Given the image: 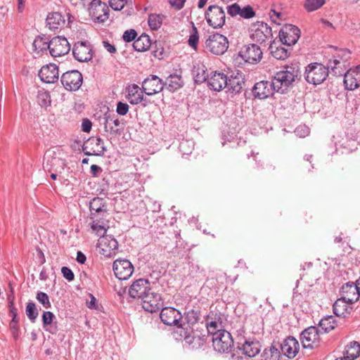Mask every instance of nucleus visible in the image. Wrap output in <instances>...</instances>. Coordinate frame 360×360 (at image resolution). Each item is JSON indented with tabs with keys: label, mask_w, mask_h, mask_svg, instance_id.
Segmentation results:
<instances>
[{
	"label": "nucleus",
	"mask_w": 360,
	"mask_h": 360,
	"mask_svg": "<svg viewBox=\"0 0 360 360\" xmlns=\"http://www.w3.org/2000/svg\"><path fill=\"white\" fill-rule=\"evenodd\" d=\"M175 333L179 335L184 341V346L188 349L195 350L204 346L207 342L208 335L203 329L196 327L195 329L187 328H177Z\"/></svg>",
	"instance_id": "nucleus-1"
},
{
	"label": "nucleus",
	"mask_w": 360,
	"mask_h": 360,
	"mask_svg": "<svg viewBox=\"0 0 360 360\" xmlns=\"http://www.w3.org/2000/svg\"><path fill=\"white\" fill-rule=\"evenodd\" d=\"M329 74L328 66L322 63H311L305 68L304 77L306 81L314 85L322 84Z\"/></svg>",
	"instance_id": "nucleus-2"
},
{
	"label": "nucleus",
	"mask_w": 360,
	"mask_h": 360,
	"mask_svg": "<svg viewBox=\"0 0 360 360\" xmlns=\"http://www.w3.org/2000/svg\"><path fill=\"white\" fill-rule=\"evenodd\" d=\"M350 51L347 49L340 51L338 56H334L333 59L328 60L327 66L330 73L336 77L345 76L347 72H349L346 65L347 59L349 58Z\"/></svg>",
	"instance_id": "nucleus-3"
},
{
	"label": "nucleus",
	"mask_w": 360,
	"mask_h": 360,
	"mask_svg": "<svg viewBox=\"0 0 360 360\" xmlns=\"http://www.w3.org/2000/svg\"><path fill=\"white\" fill-rule=\"evenodd\" d=\"M212 346L219 353H226L232 348L233 340L229 332L225 330H218L212 335Z\"/></svg>",
	"instance_id": "nucleus-4"
},
{
	"label": "nucleus",
	"mask_w": 360,
	"mask_h": 360,
	"mask_svg": "<svg viewBox=\"0 0 360 360\" xmlns=\"http://www.w3.org/2000/svg\"><path fill=\"white\" fill-rule=\"evenodd\" d=\"M237 344L238 347L241 345L243 354L248 357H253L258 354L261 349V345L255 338L247 339L244 335L243 329L237 331Z\"/></svg>",
	"instance_id": "nucleus-5"
},
{
	"label": "nucleus",
	"mask_w": 360,
	"mask_h": 360,
	"mask_svg": "<svg viewBox=\"0 0 360 360\" xmlns=\"http://www.w3.org/2000/svg\"><path fill=\"white\" fill-rule=\"evenodd\" d=\"M205 18L209 26L214 29L221 28L226 21V14L224 9L217 6H210L205 11Z\"/></svg>",
	"instance_id": "nucleus-6"
},
{
	"label": "nucleus",
	"mask_w": 360,
	"mask_h": 360,
	"mask_svg": "<svg viewBox=\"0 0 360 360\" xmlns=\"http://www.w3.org/2000/svg\"><path fill=\"white\" fill-rule=\"evenodd\" d=\"M205 46L213 54L222 55L229 48V41L225 36L216 32L208 37Z\"/></svg>",
	"instance_id": "nucleus-7"
},
{
	"label": "nucleus",
	"mask_w": 360,
	"mask_h": 360,
	"mask_svg": "<svg viewBox=\"0 0 360 360\" xmlns=\"http://www.w3.org/2000/svg\"><path fill=\"white\" fill-rule=\"evenodd\" d=\"M250 32L251 39L259 44H263L272 38L271 28L263 22L257 21L252 24Z\"/></svg>",
	"instance_id": "nucleus-8"
},
{
	"label": "nucleus",
	"mask_w": 360,
	"mask_h": 360,
	"mask_svg": "<svg viewBox=\"0 0 360 360\" xmlns=\"http://www.w3.org/2000/svg\"><path fill=\"white\" fill-rule=\"evenodd\" d=\"M60 82L68 91H77L82 86L83 77L78 70H71L63 73Z\"/></svg>",
	"instance_id": "nucleus-9"
},
{
	"label": "nucleus",
	"mask_w": 360,
	"mask_h": 360,
	"mask_svg": "<svg viewBox=\"0 0 360 360\" xmlns=\"http://www.w3.org/2000/svg\"><path fill=\"white\" fill-rule=\"evenodd\" d=\"M320 330L316 326H310L301 333V341L304 348L314 349L319 346Z\"/></svg>",
	"instance_id": "nucleus-10"
},
{
	"label": "nucleus",
	"mask_w": 360,
	"mask_h": 360,
	"mask_svg": "<svg viewBox=\"0 0 360 360\" xmlns=\"http://www.w3.org/2000/svg\"><path fill=\"white\" fill-rule=\"evenodd\" d=\"M112 269L119 280L125 281L131 277L134 272V266L128 259H116L113 262Z\"/></svg>",
	"instance_id": "nucleus-11"
},
{
	"label": "nucleus",
	"mask_w": 360,
	"mask_h": 360,
	"mask_svg": "<svg viewBox=\"0 0 360 360\" xmlns=\"http://www.w3.org/2000/svg\"><path fill=\"white\" fill-rule=\"evenodd\" d=\"M89 13L98 22H105L109 17L108 5L101 0H93L89 4Z\"/></svg>",
	"instance_id": "nucleus-12"
},
{
	"label": "nucleus",
	"mask_w": 360,
	"mask_h": 360,
	"mask_svg": "<svg viewBox=\"0 0 360 360\" xmlns=\"http://www.w3.org/2000/svg\"><path fill=\"white\" fill-rule=\"evenodd\" d=\"M49 52L53 57L64 56L69 53L70 45L65 37L57 36L50 40Z\"/></svg>",
	"instance_id": "nucleus-13"
},
{
	"label": "nucleus",
	"mask_w": 360,
	"mask_h": 360,
	"mask_svg": "<svg viewBox=\"0 0 360 360\" xmlns=\"http://www.w3.org/2000/svg\"><path fill=\"white\" fill-rule=\"evenodd\" d=\"M141 300L144 310L150 313L158 311L163 304L161 295L152 289L147 295H145Z\"/></svg>",
	"instance_id": "nucleus-14"
},
{
	"label": "nucleus",
	"mask_w": 360,
	"mask_h": 360,
	"mask_svg": "<svg viewBox=\"0 0 360 360\" xmlns=\"http://www.w3.org/2000/svg\"><path fill=\"white\" fill-rule=\"evenodd\" d=\"M160 317L161 321L166 325L175 326L176 329L182 321L183 316L181 313L174 307H164L162 309Z\"/></svg>",
	"instance_id": "nucleus-15"
},
{
	"label": "nucleus",
	"mask_w": 360,
	"mask_h": 360,
	"mask_svg": "<svg viewBox=\"0 0 360 360\" xmlns=\"http://www.w3.org/2000/svg\"><path fill=\"white\" fill-rule=\"evenodd\" d=\"M240 56L245 62L256 64L262 58V51L260 47L255 44H248L239 53Z\"/></svg>",
	"instance_id": "nucleus-16"
},
{
	"label": "nucleus",
	"mask_w": 360,
	"mask_h": 360,
	"mask_svg": "<svg viewBox=\"0 0 360 360\" xmlns=\"http://www.w3.org/2000/svg\"><path fill=\"white\" fill-rule=\"evenodd\" d=\"M98 248L101 250V254L104 257H110L115 254L118 248V242L111 235L103 236L99 239Z\"/></svg>",
	"instance_id": "nucleus-17"
},
{
	"label": "nucleus",
	"mask_w": 360,
	"mask_h": 360,
	"mask_svg": "<svg viewBox=\"0 0 360 360\" xmlns=\"http://www.w3.org/2000/svg\"><path fill=\"white\" fill-rule=\"evenodd\" d=\"M151 290L150 282L144 278L135 281L129 288V295L134 299L142 300Z\"/></svg>",
	"instance_id": "nucleus-18"
},
{
	"label": "nucleus",
	"mask_w": 360,
	"mask_h": 360,
	"mask_svg": "<svg viewBox=\"0 0 360 360\" xmlns=\"http://www.w3.org/2000/svg\"><path fill=\"white\" fill-rule=\"evenodd\" d=\"M277 347H278L281 353L289 359L295 356L299 349V342L293 337L289 336L284 339L282 342H276Z\"/></svg>",
	"instance_id": "nucleus-19"
},
{
	"label": "nucleus",
	"mask_w": 360,
	"mask_h": 360,
	"mask_svg": "<svg viewBox=\"0 0 360 360\" xmlns=\"http://www.w3.org/2000/svg\"><path fill=\"white\" fill-rule=\"evenodd\" d=\"M300 37V29L292 25H288L279 32V37L283 44L291 46L295 44Z\"/></svg>",
	"instance_id": "nucleus-20"
},
{
	"label": "nucleus",
	"mask_w": 360,
	"mask_h": 360,
	"mask_svg": "<svg viewBox=\"0 0 360 360\" xmlns=\"http://www.w3.org/2000/svg\"><path fill=\"white\" fill-rule=\"evenodd\" d=\"M164 88L162 80L158 76L150 75L142 82V89L148 96L160 92Z\"/></svg>",
	"instance_id": "nucleus-21"
},
{
	"label": "nucleus",
	"mask_w": 360,
	"mask_h": 360,
	"mask_svg": "<svg viewBox=\"0 0 360 360\" xmlns=\"http://www.w3.org/2000/svg\"><path fill=\"white\" fill-rule=\"evenodd\" d=\"M38 75L41 82L46 84H53L58 80V68L53 63L44 65L40 69Z\"/></svg>",
	"instance_id": "nucleus-22"
},
{
	"label": "nucleus",
	"mask_w": 360,
	"mask_h": 360,
	"mask_svg": "<svg viewBox=\"0 0 360 360\" xmlns=\"http://www.w3.org/2000/svg\"><path fill=\"white\" fill-rule=\"evenodd\" d=\"M228 76L221 72L212 71L207 78L208 86L214 91H219L227 86Z\"/></svg>",
	"instance_id": "nucleus-23"
},
{
	"label": "nucleus",
	"mask_w": 360,
	"mask_h": 360,
	"mask_svg": "<svg viewBox=\"0 0 360 360\" xmlns=\"http://www.w3.org/2000/svg\"><path fill=\"white\" fill-rule=\"evenodd\" d=\"M72 53L75 58L79 62H87L92 58V49L84 41L75 44Z\"/></svg>",
	"instance_id": "nucleus-24"
},
{
	"label": "nucleus",
	"mask_w": 360,
	"mask_h": 360,
	"mask_svg": "<svg viewBox=\"0 0 360 360\" xmlns=\"http://www.w3.org/2000/svg\"><path fill=\"white\" fill-rule=\"evenodd\" d=\"M90 219H94L98 217H103L104 214L107 213V204L105 200L99 197L94 198L89 205Z\"/></svg>",
	"instance_id": "nucleus-25"
},
{
	"label": "nucleus",
	"mask_w": 360,
	"mask_h": 360,
	"mask_svg": "<svg viewBox=\"0 0 360 360\" xmlns=\"http://www.w3.org/2000/svg\"><path fill=\"white\" fill-rule=\"evenodd\" d=\"M252 92L255 98L262 100L272 96L275 91L271 82L261 81L254 85Z\"/></svg>",
	"instance_id": "nucleus-26"
},
{
	"label": "nucleus",
	"mask_w": 360,
	"mask_h": 360,
	"mask_svg": "<svg viewBox=\"0 0 360 360\" xmlns=\"http://www.w3.org/2000/svg\"><path fill=\"white\" fill-rule=\"evenodd\" d=\"M104 122L103 127L104 131L111 135L120 134L123 129H119L120 125H123V123L116 117L115 114L105 113L104 115Z\"/></svg>",
	"instance_id": "nucleus-27"
},
{
	"label": "nucleus",
	"mask_w": 360,
	"mask_h": 360,
	"mask_svg": "<svg viewBox=\"0 0 360 360\" xmlns=\"http://www.w3.org/2000/svg\"><path fill=\"white\" fill-rule=\"evenodd\" d=\"M200 311L198 309H190L184 313L182 321L177 328L195 329L196 324L200 320Z\"/></svg>",
	"instance_id": "nucleus-28"
},
{
	"label": "nucleus",
	"mask_w": 360,
	"mask_h": 360,
	"mask_svg": "<svg viewBox=\"0 0 360 360\" xmlns=\"http://www.w3.org/2000/svg\"><path fill=\"white\" fill-rule=\"evenodd\" d=\"M205 326L207 328L206 334L213 335L218 330H222L223 321L221 314L210 312L207 316Z\"/></svg>",
	"instance_id": "nucleus-29"
},
{
	"label": "nucleus",
	"mask_w": 360,
	"mask_h": 360,
	"mask_svg": "<svg viewBox=\"0 0 360 360\" xmlns=\"http://www.w3.org/2000/svg\"><path fill=\"white\" fill-rule=\"evenodd\" d=\"M342 297L350 303H354L359 300L360 292L358 291L355 283L348 282L341 288Z\"/></svg>",
	"instance_id": "nucleus-30"
},
{
	"label": "nucleus",
	"mask_w": 360,
	"mask_h": 360,
	"mask_svg": "<svg viewBox=\"0 0 360 360\" xmlns=\"http://www.w3.org/2000/svg\"><path fill=\"white\" fill-rule=\"evenodd\" d=\"M46 27L50 30H58L62 29L65 24V20L59 12H52L47 15L46 18Z\"/></svg>",
	"instance_id": "nucleus-31"
},
{
	"label": "nucleus",
	"mask_w": 360,
	"mask_h": 360,
	"mask_svg": "<svg viewBox=\"0 0 360 360\" xmlns=\"http://www.w3.org/2000/svg\"><path fill=\"white\" fill-rule=\"evenodd\" d=\"M245 84L244 75L242 72H237L228 77V82L226 88L231 93H239Z\"/></svg>",
	"instance_id": "nucleus-32"
},
{
	"label": "nucleus",
	"mask_w": 360,
	"mask_h": 360,
	"mask_svg": "<svg viewBox=\"0 0 360 360\" xmlns=\"http://www.w3.org/2000/svg\"><path fill=\"white\" fill-rule=\"evenodd\" d=\"M352 304L353 303L347 302V300L341 297L333 304V312L338 316L346 317L347 315L350 314L353 310L352 307Z\"/></svg>",
	"instance_id": "nucleus-33"
},
{
	"label": "nucleus",
	"mask_w": 360,
	"mask_h": 360,
	"mask_svg": "<svg viewBox=\"0 0 360 360\" xmlns=\"http://www.w3.org/2000/svg\"><path fill=\"white\" fill-rule=\"evenodd\" d=\"M143 89L136 84H131L128 87L127 98L132 105H137L144 100Z\"/></svg>",
	"instance_id": "nucleus-34"
},
{
	"label": "nucleus",
	"mask_w": 360,
	"mask_h": 360,
	"mask_svg": "<svg viewBox=\"0 0 360 360\" xmlns=\"http://www.w3.org/2000/svg\"><path fill=\"white\" fill-rule=\"evenodd\" d=\"M55 315L49 311L43 312L42 323L43 328L51 334H56L58 332V326L56 323H53Z\"/></svg>",
	"instance_id": "nucleus-35"
},
{
	"label": "nucleus",
	"mask_w": 360,
	"mask_h": 360,
	"mask_svg": "<svg viewBox=\"0 0 360 360\" xmlns=\"http://www.w3.org/2000/svg\"><path fill=\"white\" fill-rule=\"evenodd\" d=\"M88 144H91V146H95L96 148H92V152H85V155H102L106 150V148L104 146L103 140L98 136H93L89 139Z\"/></svg>",
	"instance_id": "nucleus-36"
},
{
	"label": "nucleus",
	"mask_w": 360,
	"mask_h": 360,
	"mask_svg": "<svg viewBox=\"0 0 360 360\" xmlns=\"http://www.w3.org/2000/svg\"><path fill=\"white\" fill-rule=\"evenodd\" d=\"M282 79L290 86L299 75V70L292 66H286L278 71Z\"/></svg>",
	"instance_id": "nucleus-37"
},
{
	"label": "nucleus",
	"mask_w": 360,
	"mask_h": 360,
	"mask_svg": "<svg viewBox=\"0 0 360 360\" xmlns=\"http://www.w3.org/2000/svg\"><path fill=\"white\" fill-rule=\"evenodd\" d=\"M152 45L148 35L142 34L139 37L134 40L133 47L138 52L147 51Z\"/></svg>",
	"instance_id": "nucleus-38"
},
{
	"label": "nucleus",
	"mask_w": 360,
	"mask_h": 360,
	"mask_svg": "<svg viewBox=\"0 0 360 360\" xmlns=\"http://www.w3.org/2000/svg\"><path fill=\"white\" fill-rule=\"evenodd\" d=\"M165 85L167 90L174 92L183 86L184 82L180 75H171L167 78Z\"/></svg>",
	"instance_id": "nucleus-39"
},
{
	"label": "nucleus",
	"mask_w": 360,
	"mask_h": 360,
	"mask_svg": "<svg viewBox=\"0 0 360 360\" xmlns=\"http://www.w3.org/2000/svg\"><path fill=\"white\" fill-rule=\"evenodd\" d=\"M281 351L274 342L269 349H265L261 355V360H280Z\"/></svg>",
	"instance_id": "nucleus-40"
},
{
	"label": "nucleus",
	"mask_w": 360,
	"mask_h": 360,
	"mask_svg": "<svg viewBox=\"0 0 360 360\" xmlns=\"http://www.w3.org/2000/svg\"><path fill=\"white\" fill-rule=\"evenodd\" d=\"M192 75L195 82L197 84L207 82V78L210 76V75L207 73V70L204 65L194 66L192 70Z\"/></svg>",
	"instance_id": "nucleus-41"
},
{
	"label": "nucleus",
	"mask_w": 360,
	"mask_h": 360,
	"mask_svg": "<svg viewBox=\"0 0 360 360\" xmlns=\"http://www.w3.org/2000/svg\"><path fill=\"white\" fill-rule=\"evenodd\" d=\"M360 355V344L356 341L350 342L344 355L345 360H354Z\"/></svg>",
	"instance_id": "nucleus-42"
},
{
	"label": "nucleus",
	"mask_w": 360,
	"mask_h": 360,
	"mask_svg": "<svg viewBox=\"0 0 360 360\" xmlns=\"http://www.w3.org/2000/svg\"><path fill=\"white\" fill-rule=\"evenodd\" d=\"M271 83L274 91L281 94L285 93L289 87L288 85L284 82V80L282 79L281 76L278 72H277L273 77Z\"/></svg>",
	"instance_id": "nucleus-43"
},
{
	"label": "nucleus",
	"mask_w": 360,
	"mask_h": 360,
	"mask_svg": "<svg viewBox=\"0 0 360 360\" xmlns=\"http://www.w3.org/2000/svg\"><path fill=\"white\" fill-rule=\"evenodd\" d=\"M50 40L45 35L38 36L33 41L34 50L37 52H43L47 49L50 50Z\"/></svg>",
	"instance_id": "nucleus-44"
},
{
	"label": "nucleus",
	"mask_w": 360,
	"mask_h": 360,
	"mask_svg": "<svg viewBox=\"0 0 360 360\" xmlns=\"http://www.w3.org/2000/svg\"><path fill=\"white\" fill-rule=\"evenodd\" d=\"M166 16L162 14L151 13L148 15V23L152 30H158L163 23Z\"/></svg>",
	"instance_id": "nucleus-45"
},
{
	"label": "nucleus",
	"mask_w": 360,
	"mask_h": 360,
	"mask_svg": "<svg viewBox=\"0 0 360 360\" xmlns=\"http://www.w3.org/2000/svg\"><path fill=\"white\" fill-rule=\"evenodd\" d=\"M335 321L332 316L323 318L319 321V329L323 333H328L335 328Z\"/></svg>",
	"instance_id": "nucleus-46"
},
{
	"label": "nucleus",
	"mask_w": 360,
	"mask_h": 360,
	"mask_svg": "<svg viewBox=\"0 0 360 360\" xmlns=\"http://www.w3.org/2000/svg\"><path fill=\"white\" fill-rule=\"evenodd\" d=\"M270 49L272 56L276 59L285 60L289 56L288 51L281 46H271Z\"/></svg>",
	"instance_id": "nucleus-47"
},
{
	"label": "nucleus",
	"mask_w": 360,
	"mask_h": 360,
	"mask_svg": "<svg viewBox=\"0 0 360 360\" xmlns=\"http://www.w3.org/2000/svg\"><path fill=\"white\" fill-rule=\"evenodd\" d=\"M189 33L188 44L194 50H197L198 44L199 41V34L197 27L194 25L193 23H192V27Z\"/></svg>",
	"instance_id": "nucleus-48"
},
{
	"label": "nucleus",
	"mask_w": 360,
	"mask_h": 360,
	"mask_svg": "<svg viewBox=\"0 0 360 360\" xmlns=\"http://www.w3.org/2000/svg\"><path fill=\"white\" fill-rule=\"evenodd\" d=\"M343 82L345 88L348 90H354L359 86L357 79L349 72L345 74Z\"/></svg>",
	"instance_id": "nucleus-49"
},
{
	"label": "nucleus",
	"mask_w": 360,
	"mask_h": 360,
	"mask_svg": "<svg viewBox=\"0 0 360 360\" xmlns=\"http://www.w3.org/2000/svg\"><path fill=\"white\" fill-rule=\"evenodd\" d=\"M91 220L92 221L90 224L93 232H94L98 236H100L101 238L103 237V236H105L107 229L105 228L103 223L101 222L98 218H95L94 219Z\"/></svg>",
	"instance_id": "nucleus-50"
},
{
	"label": "nucleus",
	"mask_w": 360,
	"mask_h": 360,
	"mask_svg": "<svg viewBox=\"0 0 360 360\" xmlns=\"http://www.w3.org/2000/svg\"><path fill=\"white\" fill-rule=\"evenodd\" d=\"M25 311L29 319L32 322H34L39 314L35 304L32 302H29L27 304Z\"/></svg>",
	"instance_id": "nucleus-51"
},
{
	"label": "nucleus",
	"mask_w": 360,
	"mask_h": 360,
	"mask_svg": "<svg viewBox=\"0 0 360 360\" xmlns=\"http://www.w3.org/2000/svg\"><path fill=\"white\" fill-rule=\"evenodd\" d=\"M325 2V0H306L304 8L308 12H311L320 8Z\"/></svg>",
	"instance_id": "nucleus-52"
},
{
	"label": "nucleus",
	"mask_w": 360,
	"mask_h": 360,
	"mask_svg": "<svg viewBox=\"0 0 360 360\" xmlns=\"http://www.w3.org/2000/svg\"><path fill=\"white\" fill-rule=\"evenodd\" d=\"M194 143L191 140H183L180 142L179 146V150L183 155H188L192 153Z\"/></svg>",
	"instance_id": "nucleus-53"
},
{
	"label": "nucleus",
	"mask_w": 360,
	"mask_h": 360,
	"mask_svg": "<svg viewBox=\"0 0 360 360\" xmlns=\"http://www.w3.org/2000/svg\"><path fill=\"white\" fill-rule=\"evenodd\" d=\"M36 298L45 309H50L51 307L49 297L46 293L44 292H39L37 294Z\"/></svg>",
	"instance_id": "nucleus-54"
},
{
	"label": "nucleus",
	"mask_w": 360,
	"mask_h": 360,
	"mask_svg": "<svg viewBox=\"0 0 360 360\" xmlns=\"http://www.w3.org/2000/svg\"><path fill=\"white\" fill-rule=\"evenodd\" d=\"M150 47L152 49V54L155 58L158 59H162L163 58L164 49L160 43L155 41L153 44H152Z\"/></svg>",
	"instance_id": "nucleus-55"
},
{
	"label": "nucleus",
	"mask_w": 360,
	"mask_h": 360,
	"mask_svg": "<svg viewBox=\"0 0 360 360\" xmlns=\"http://www.w3.org/2000/svg\"><path fill=\"white\" fill-rule=\"evenodd\" d=\"M255 15V12L253 8L248 5L243 8H240V16L245 19H250Z\"/></svg>",
	"instance_id": "nucleus-56"
},
{
	"label": "nucleus",
	"mask_w": 360,
	"mask_h": 360,
	"mask_svg": "<svg viewBox=\"0 0 360 360\" xmlns=\"http://www.w3.org/2000/svg\"><path fill=\"white\" fill-rule=\"evenodd\" d=\"M269 17L272 22L280 25L281 21L283 20V15L281 12L276 11L275 9L271 8L269 13Z\"/></svg>",
	"instance_id": "nucleus-57"
},
{
	"label": "nucleus",
	"mask_w": 360,
	"mask_h": 360,
	"mask_svg": "<svg viewBox=\"0 0 360 360\" xmlns=\"http://www.w3.org/2000/svg\"><path fill=\"white\" fill-rule=\"evenodd\" d=\"M11 311L13 314V318L10 323V328H11V333H12L13 338L15 339H17L19 337V329L16 325V323H17V321L15 320L16 313L14 312V309H11Z\"/></svg>",
	"instance_id": "nucleus-58"
},
{
	"label": "nucleus",
	"mask_w": 360,
	"mask_h": 360,
	"mask_svg": "<svg viewBox=\"0 0 360 360\" xmlns=\"http://www.w3.org/2000/svg\"><path fill=\"white\" fill-rule=\"evenodd\" d=\"M37 99L41 106H47L51 104V97L48 92L39 93Z\"/></svg>",
	"instance_id": "nucleus-59"
},
{
	"label": "nucleus",
	"mask_w": 360,
	"mask_h": 360,
	"mask_svg": "<svg viewBox=\"0 0 360 360\" xmlns=\"http://www.w3.org/2000/svg\"><path fill=\"white\" fill-rule=\"evenodd\" d=\"M136 36H137L136 32L134 30L131 29V30H126L124 32V34L122 35V39L126 42H130L132 41H134Z\"/></svg>",
	"instance_id": "nucleus-60"
},
{
	"label": "nucleus",
	"mask_w": 360,
	"mask_h": 360,
	"mask_svg": "<svg viewBox=\"0 0 360 360\" xmlns=\"http://www.w3.org/2000/svg\"><path fill=\"white\" fill-rule=\"evenodd\" d=\"M129 105L126 103L119 101L117 103L116 112L118 115H125L129 111Z\"/></svg>",
	"instance_id": "nucleus-61"
},
{
	"label": "nucleus",
	"mask_w": 360,
	"mask_h": 360,
	"mask_svg": "<svg viewBox=\"0 0 360 360\" xmlns=\"http://www.w3.org/2000/svg\"><path fill=\"white\" fill-rule=\"evenodd\" d=\"M61 273L63 277L68 281H72L75 278V275L72 271L68 266H63L61 268Z\"/></svg>",
	"instance_id": "nucleus-62"
},
{
	"label": "nucleus",
	"mask_w": 360,
	"mask_h": 360,
	"mask_svg": "<svg viewBox=\"0 0 360 360\" xmlns=\"http://www.w3.org/2000/svg\"><path fill=\"white\" fill-rule=\"evenodd\" d=\"M111 8L115 11H120L125 4V0H109Z\"/></svg>",
	"instance_id": "nucleus-63"
},
{
	"label": "nucleus",
	"mask_w": 360,
	"mask_h": 360,
	"mask_svg": "<svg viewBox=\"0 0 360 360\" xmlns=\"http://www.w3.org/2000/svg\"><path fill=\"white\" fill-rule=\"evenodd\" d=\"M227 12L231 16L240 15V6L237 4H233L227 7Z\"/></svg>",
	"instance_id": "nucleus-64"
}]
</instances>
